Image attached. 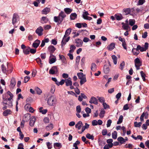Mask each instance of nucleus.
<instances>
[{
	"label": "nucleus",
	"instance_id": "obj_1",
	"mask_svg": "<svg viewBox=\"0 0 149 149\" xmlns=\"http://www.w3.org/2000/svg\"><path fill=\"white\" fill-rule=\"evenodd\" d=\"M66 15L63 11H61L58 16H54V21L58 24H60L63 21Z\"/></svg>",
	"mask_w": 149,
	"mask_h": 149
},
{
	"label": "nucleus",
	"instance_id": "obj_2",
	"mask_svg": "<svg viewBox=\"0 0 149 149\" xmlns=\"http://www.w3.org/2000/svg\"><path fill=\"white\" fill-rule=\"evenodd\" d=\"M47 103L49 106H55L57 103V100L56 96L52 95L49 97L47 99Z\"/></svg>",
	"mask_w": 149,
	"mask_h": 149
},
{
	"label": "nucleus",
	"instance_id": "obj_3",
	"mask_svg": "<svg viewBox=\"0 0 149 149\" xmlns=\"http://www.w3.org/2000/svg\"><path fill=\"white\" fill-rule=\"evenodd\" d=\"M134 62L136 70H139L140 67L142 65V61L141 59L137 58L134 60Z\"/></svg>",
	"mask_w": 149,
	"mask_h": 149
},
{
	"label": "nucleus",
	"instance_id": "obj_4",
	"mask_svg": "<svg viewBox=\"0 0 149 149\" xmlns=\"http://www.w3.org/2000/svg\"><path fill=\"white\" fill-rule=\"evenodd\" d=\"M71 29L70 28H69L67 29L65 32V35L63 38L61 42V46H63L65 45V42H64V41L65 40V38L68 36L70 33L71 31Z\"/></svg>",
	"mask_w": 149,
	"mask_h": 149
},
{
	"label": "nucleus",
	"instance_id": "obj_5",
	"mask_svg": "<svg viewBox=\"0 0 149 149\" xmlns=\"http://www.w3.org/2000/svg\"><path fill=\"white\" fill-rule=\"evenodd\" d=\"M56 61V58L55 56L52 54H50V55L49 58V63L50 64H52L55 63Z\"/></svg>",
	"mask_w": 149,
	"mask_h": 149
},
{
	"label": "nucleus",
	"instance_id": "obj_6",
	"mask_svg": "<svg viewBox=\"0 0 149 149\" xmlns=\"http://www.w3.org/2000/svg\"><path fill=\"white\" fill-rule=\"evenodd\" d=\"M19 20V17L18 15L14 13L13 14L12 19V23L14 25Z\"/></svg>",
	"mask_w": 149,
	"mask_h": 149
},
{
	"label": "nucleus",
	"instance_id": "obj_7",
	"mask_svg": "<svg viewBox=\"0 0 149 149\" xmlns=\"http://www.w3.org/2000/svg\"><path fill=\"white\" fill-rule=\"evenodd\" d=\"M57 68L56 66L52 67L49 70V73L51 74H54L57 73L58 72Z\"/></svg>",
	"mask_w": 149,
	"mask_h": 149
},
{
	"label": "nucleus",
	"instance_id": "obj_8",
	"mask_svg": "<svg viewBox=\"0 0 149 149\" xmlns=\"http://www.w3.org/2000/svg\"><path fill=\"white\" fill-rule=\"evenodd\" d=\"M43 31V29L42 27L40 26L36 30V32L39 36H40L43 34L42 32Z\"/></svg>",
	"mask_w": 149,
	"mask_h": 149
},
{
	"label": "nucleus",
	"instance_id": "obj_9",
	"mask_svg": "<svg viewBox=\"0 0 149 149\" xmlns=\"http://www.w3.org/2000/svg\"><path fill=\"white\" fill-rule=\"evenodd\" d=\"M89 102L91 104H98V102L97 99L94 97H92L91 98Z\"/></svg>",
	"mask_w": 149,
	"mask_h": 149
},
{
	"label": "nucleus",
	"instance_id": "obj_10",
	"mask_svg": "<svg viewBox=\"0 0 149 149\" xmlns=\"http://www.w3.org/2000/svg\"><path fill=\"white\" fill-rule=\"evenodd\" d=\"M75 41L76 44V46L77 47H81L82 46L83 42L80 39H76Z\"/></svg>",
	"mask_w": 149,
	"mask_h": 149
},
{
	"label": "nucleus",
	"instance_id": "obj_11",
	"mask_svg": "<svg viewBox=\"0 0 149 149\" xmlns=\"http://www.w3.org/2000/svg\"><path fill=\"white\" fill-rule=\"evenodd\" d=\"M7 94L8 95L10 96V97L8 98H3V100H5L10 101L11 100H12L13 97V94L9 91H7Z\"/></svg>",
	"mask_w": 149,
	"mask_h": 149
},
{
	"label": "nucleus",
	"instance_id": "obj_12",
	"mask_svg": "<svg viewBox=\"0 0 149 149\" xmlns=\"http://www.w3.org/2000/svg\"><path fill=\"white\" fill-rule=\"evenodd\" d=\"M115 43L112 42L107 47V48L109 51H111L115 48Z\"/></svg>",
	"mask_w": 149,
	"mask_h": 149
},
{
	"label": "nucleus",
	"instance_id": "obj_13",
	"mask_svg": "<svg viewBox=\"0 0 149 149\" xmlns=\"http://www.w3.org/2000/svg\"><path fill=\"white\" fill-rule=\"evenodd\" d=\"M16 82L15 79L14 78H12L11 81V83L9 85V87L10 88H14L16 84Z\"/></svg>",
	"mask_w": 149,
	"mask_h": 149
},
{
	"label": "nucleus",
	"instance_id": "obj_14",
	"mask_svg": "<svg viewBox=\"0 0 149 149\" xmlns=\"http://www.w3.org/2000/svg\"><path fill=\"white\" fill-rule=\"evenodd\" d=\"M12 101L13 99L10 101L5 100H4L3 104H8V106L10 107L13 106Z\"/></svg>",
	"mask_w": 149,
	"mask_h": 149
},
{
	"label": "nucleus",
	"instance_id": "obj_15",
	"mask_svg": "<svg viewBox=\"0 0 149 149\" xmlns=\"http://www.w3.org/2000/svg\"><path fill=\"white\" fill-rule=\"evenodd\" d=\"M103 70L105 73H108L110 71L109 65H104L103 67Z\"/></svg>",
	"mask_w": 149,
	"mask_h": 149
},
{
	"label": "nucleus",
	"instance_id": "obj_16",
	"mask_svg": "<svg viewBox=\"0 0 149 149\" xmlns=\"http://www.w3.org/2000/svg\"><path fill=\"white\" fill-rule=\"evenodd\" d=\"M83 125V124L81 121H79L75 125V127L79 130H80Z\"/></svg>",
	"mask_w": 149,
	"mask_h": 149
},
{
	"label": "nucleus",
	"instance_id": "obj_17",
	"mask_svg": "<svg viewBox=\"0 0 149 149\" xmlns=\"http://www.w3.org/2000/svg\"><path fill=\"white\" fill-rule=\"evenodd\" d=\"M97 69V66L95 63H93L91 65V71L93 72L95 71Z\"/></svg>",
	"mask_w": 149,
	"mask_h": 149
},
{
	"label": "nucleus",
	"instance_id": "obj_18",
	"mask_svg": "<svg viewBox=\"0 0 149 149\" xmlns=\"http://www.w3.org/2000/svg\"><path fill=\"white\" fill-rule=\"evenodd\" d=\"M65 85L67 86H69L70 85H71V84H72V82L71 80V78H70L67 79H65Z\"/></svg>",
	"mask_w": 149,
	"mask_h": 149
},
{
	"label": "nucleus",
	"instance_id": "obj_19",
	"mask_svg": "<svg viewBox=\"0 0 149 149\" xmlns=\"http://www.w3.org/2000/svg\"><path fill=\"white\" fill-rule=\"evenodd\" d=\"M1 68L3 72L6 74V75H7V72L8 70L4 64H3L1 66Z\"/></svg>",
	"mask_w": 149,
	"mask_h": 149
},
{
	"label": "nucleus",
	"instance_id": "obj_20",
	"mask_svg": "<svg viewBox=\"0 0 149 149\" xmlns=\"http://www.w3.org/2000/svg\"><path fill=\"white\" fill-rule=\"evenodd\" d=\"M50 11V9L47 7L44 8L42 11V14L47 15Z\"/></svg>",
	"mask_w": 149,
	"mask_h": 149
},
{
	"label": "nucleus",
	"instance_id": "obj_21",
	"mask_svg": "<svg viewBox=\"0 0 149 149\" xmlns=\"http://www.w3.org/2000/svg\"><path fill=\"white\" fill-rule=\"evenodd\" d=\"M122 24V27L124 29L127 30L128 29L130 30V27L129 26L128 24L124 23L123 22Z\"/></svg>",
	"mask_w": 149,
	"mask_h": 149
},
{
	"label": "nucleus",
	"instance_id": "obj_22",
	"mask_svg": "<svg viewBox=\"0 0 149 149\" xmlns=\"http://www.w3.org/2000/svg\"><path fill=\"white\" fill-rule=\"evenodd\" d=\"M40 42V40H36L33 44V46L34 48H37L39 46Z\"/></svg>",
	"mask_w": 149,
	"mask_h": 149
},
{
	"label": "nucleus",
	"instance_id": "obj_23",
	"mask_svg": "<svg viewBox=\"0 0 149 149\" xmlns=\"http://www.w3.org/2000/svg\"><path fill=\"white\" fill-rule=\"evenodd\" d=\"M49 19L46 17H42L41 19V22L42 24L47 23Z\"/></svg>",
	"mask_w": 149,
	"mask_h": 149
},
{
	"label": "nucleus",
	"instance_id": "obj_24",
	"mask_svg": "<svg viewBox=\"0 0 149 149\" xmlns=\"http://www.w3.org/2000/svg\"><path fill=\"white\" fill-rule=\"evenodd\" d=\"M48 49L50 53V54L53 53L56 50V48L52 45H50L48 47Z\"/></svg>",
	"mask_w": 149,
	"mask_h": 149
},
{
	"label": "nucleus",
	"instance_id": "obj_25",
	"mask_svg": "<svg viewBox=\"0 0 149 149\" xmlns=\"http://www.w3.org/2000/svg\"><path fill=\"white\" fill-rule=\"evenodd\" d=\"M132 52L133 54L136 56L138 55L139 53V51L137 48H133L132 50Z\"/></svg>",
	"mask_w": 149,
	"mask_h": 149
},
{
	"label": "nucleus",
	"instance_id": "obj_26",
	"mask_svg": "<svg viewBox=\"0 0 149 149\" xmlns=\"http://www.w3.org/2000/svg\"><path fill=\"white\" fill-rule=\"evenodd\" d=\"M35 121L36 119L35 117H33L31 118L29 122L30 125L31 127L33 126L34 125Z\"/></svg>",
	"mask_w": 149,
	"mask_h": 149
},
{
	"label": "nucleus",
	"instance_id": "obj_27",
	"mask_svg": "<svg viewBox=\"0 0 149 149\" xmlns=\"http://www.w3.org/2000/svg\"><path fill=\"white\" fill-rule=\"evenodd\" d=\"M117 140L121 144L125 143V139L121 136L119 137L117 139Z\"/></svg>",
	"mask_w": 149,
	"mask_h": 149
},
{
	"label": "nucleus",
	"instance_id": "obj_28",
	"mask_svg": "<svg viewBox=\"0 0 149 149\" xmlns=\"http://www.w3.org/2000/svg\"><path fill=\"white\" fill-rule=\"evenodd\" d=\"M89 127V125L87 123H86L85 125L82 126V127L81 128V133L83 132L86 129L88 128Z\"/></svg>",
	"mask_w": 149,
	"mask_h": 149
},
{
	"label": "nucleus",
	"instance_id": "obj_29",
	"mask_svg": "<svg viewBox=\"0 0 149 149\" xmlns=\"http://www.w3.org/2000/svg\"><path fill=\"white\" fill-rule=\"evenodd\" d=\"M77 75L78 76L79 79H83L84 78H86L85 75H84L82 72L78 73L77 74Z\"/></svg>",
	"mask_w": 149,
	"mask_h": 149
},
{
	"label": "nucleus",
	"instance_id": "obj_30",
	"mask_svg": "<svg viewBox=\"0 0 149 149\" xmlns=\"http://www.w3.org/2000/svg\"><path fill=\"white\" fill-rule=\"evenodd\" d=\"M11 113V111L9 109H7L3 113V115L4 116H7L8 114H10Z\"/></svg>",
	"mask_w": 149,
	"mask_h": 149
},
{
	"label": "nucleus",
	"instance_id": "obj_31",
	"mask_svg": "<svg viewBox=\"0 0 149 149\" xmlns=\"http://www.w3.org/2000/svg\"><path fill=\"white\" fill-rule=\"evenodd\" d=\"M105 112V111L104 109H101L99 114V116L101 118H103L104 117Z\"/></svg>",
	"mask_w": 149,
	"mask_h": 149
},
{
	"label": "nucleus",
	"instance_id": "obj_32",
	"mask_svg": "<svg viewBox=\"0 0 149 149\" xmlns=\"http://www.w3.org/2000/svg\"><path fill=\"white\" fill-rule=\"evenodd\" d=\"M116 19L118 20H120L123 18V17L121 14H116L115 15Z\"/></svg>",
	"mask_w": 149,
	"mask_h": 149
},
{
	"label": "nucleus",
	"instance_id": "obj_33",
	"mask_svg": "<svg viewBox=\"0 0 149 149\" xmlns=\"http://www.w3.org/2000/svg\"><path fill=\"white\" fill-rule=\"evenodd\" d=\"M77 16L76 13H72L70 15V18L71 20H74L77 18Z\"/></svg>",
	"mask_w": 149,
	"mask_h": 149
},
{
	"label": "nucleus",
	"instance_id": "obj_34",
	"mask_svg": "<svg viewBox=\"0 0 149 149\" xmlns=\"http://www.w3.org/2000/svg\"><path fill=\"white\" fill-rule=\"evenodd\" d=\"M82 16L83 18L84 19L88 20H90L92 19V17L88 16L87 15H86L84 13H83Z\"/></svg>",
	"mask_w": 149,
	"mask_h": 149
},
{
	"label": "nucleus",
	"instance_id": "obj_35",
	"mask_svg": "<svg viewBox=\"0 0 149 149\" xmlns=\"http://www.w3.org/2000/svg\"><path fill=\"white\" fill-rule=\"evenodd\" d=\"M37 63L40 65V67H42V61L40 58H38L36 59Z\"/></svg>",
	"mask_w": 149,
	"mask_h": 149
},
{
	"label": "nucleus",
	"instance_id": "obj_36",
	"mask_svg": "<svg viewBox=\"0 0 149 149\" xmlns=\"http://www.w3.org/2000/svg\"><path fill=\"white\" fill-rule=\"evenodd\" d=\"M72 10L69 8H65L64 9V11L67 14H68L70 13L72 11Z\"/></svg>",
	"mask_w": 149,
	"mask_h": 149
},
{
	"label": "nucleus",
	"instance_id": "obj_37",
	"mask_svg": "<svg viewBox=\"0 0 149 149\" xmlns=\"http://www.w3.org/2000/svg\"><path fill=\"white\" fill-rule=\"evenodd\" d=\"M113 62L115 65H116L117 63V57L115 55H113L111 56Z\"/></svg>",
	"mask_w": 149,
	"mask_h": 149
},
{
	"label": "nucleus",
	"instance_id": "obj_38",
	"mask_svg": "<svg viewBox=\"0 0 149 149\" xmlns=\"http://www.w3.org/2000/svg\"><path fill=\"white\" fill-rule=\"evenodd\" d=\"M129 22V25L131 26H132L135 24V21L134 19H130Z\"/></svg>",
	"mask_w": 149,
	"mask_h": 149
},
{
	"label": "nucleus",
	"instance_id": "obj_39",
	"mask_svg": "<svg viewBox=\"0 0 149 149\" xmlns=\"http://www.w3.org/2000/svg\"><path fill=\"white\" fill-rule=\"evenodd\" d=\"M86 137L89 139H91L93 140L94 139V137L93 135H91L89 133H88L86 135Z\"/></svg>",
	"mask_w": 149,
	"mask_h": 149
},
{
	"label": "nucleus",
	"instance_id": "obj_40",
	"mask_svg": "<svg viewBox=\"0 0 149 149\" xmlns=\"http://www.w3.org/2000/svg\"><path fill=\"white\" fill-rule=\"evenodd\" d=\"M134 126L135 127H141L142 123L141 122L138 123L137 122H134Z\"/></svg>",
	"mask_w": 149,
	"mask_h": 149
},
{
	"label": "nucleus",
	"instance_id": "obj_41",
	"mask_svg": "<svg viewBox=\"0 0 149 149\" xmlns=\"http://www.w3.org/2000/svg\"><path fill=\"white\" fill-rule=\"evenodd\" d=\"M112 136L113 139H116L117 137V133L116 131H114L112 134Z\"/></svg>",
	"mask_w": 149,
	"mask_h": 149
},
{
	"label": "nucleus",
	"instance_id": "obj_42",
	"mask_svg": "<svg viewBox=\"0 0 149 149\" xmlns=\"http://www.w3.org/2000/svg\"><path fill=\"white\" fill-rule=\"evenodd\" d=\"M123 116L120 115V116L119 118V119L118 120V121L117 122V124H119L121 123L123 120Z\"/></svg>",
	"mask_w": 149,
	"mask_h": 149
},
{
	"label": "nucleus",
	"instance_id": "obj_43",
	"mask_svg": "<svg viewBox=\"0 0 149 149\" xmlns=\"http://www.w3.org/2000/svg\"><path fill=\"white\" fill-rule=\"evenodd\" d=\"M29 51L30 48L29 47H28L23 49V52L24 54H28L29 53Z\"/></svg>",
	"mask_w": 149,
	"mask_h": 149
},
{
	"label": "nucleus",
	"instance_id": "obj_44",
	"mask_svg": "<svg viewBox=\"0 0 149 149\" xmlns=\"http://www.w3.org/2000/svg\"><path fill=\"white\" fill-rule=\"evenodd\" d=\"M54 147H58L59 149L60 148L62 147L61 144L60 143H55L54 144Z\"/></svg>",
	"mask_w": 149,
	"mask_h": 149
},
{
	"label": "nucleus",
	"instance_id": "obj_45",
	"mask_svg": "<svg viewBox=\"0 0 149 149\" xmlns=\"http://www.w3.org/2000/svg\"><path fill=\"white\" fill-rule=\"evenodd\" d=\"M138 50H140L141 52H143L146 51V49L143 47H141L140 45H138L137 47Z\"/></svg>",
	"mask_w": 149,
	"mask_h": 149
},
{
	"label": "nucleus",
	"instance_id": "obj_46",
	"mask_svg": "<svg viewBox=\"0 0 149 149\" xmlns=\"http://www.w3.org/2000/svg\"><path fill=\"white\" fill-rule=\"evenodd\" d=\"M86 81V78H84L83 79H80V84L81 85L84 84Z\"/></svg>",
	"mask_w": 149,
	"mask_h": 149
},
{
	"label": "nucleus",
	"instance_id": "obj_47",
	"mask_svg": "<svg viewBox=\"0 0 149 149\" xmlns=\"http://www.w3.org/2000/svg\"><path fill=\"white\" fill-rule=\"evenodd\" d=\"M140 74L141 76V77H142V78L143 79V81H145L146 80V78H145V74L143 72V71H141L140 72Z\"/></svg>",
	"mask_w": 149,
	"mask_h": 149
},
{
	"label": "nucleus",
	"instance_id": "obj_48",
	"mask_svg": "<svg viewBox=\"0 0 149 149\" xmlns=\"http://www.w3.org/2000/svg\"><path fill=\"white\" fill-rule=\"evenodd\" d=\"M80 59V56H78L76 57V64L77 65H78L79 64Z\"/></svg>",
	"mask_w": 149,
	"mask_h": 149
},
{
	"label": "nucleus",
	"instance_id": "obj_49",
	"mask_svg": "<svg viewBox=\"0 0 149 149\" xmlns=\"http://www.w3.org/2000/svg\"><path fill=\"white\" fill-rule=\"evenodd\" d=\"M46 128L47 130H50L53 128V124H51L47 126Z\"/></svg>",
	"mask_w": 149,
	"mask_h": 149
},
{
	"label": "nucleus",
	"instance_id": "obj_50",
	"mask_svg": "<svg viewBox=\"0 0 149 149\" xmlns=\"http://www.w3.org/2000/svg\"><path fill=\"white\" fill-rule=\"evenodd\" d=\"M76 112L81 113V108L80 106L78 105L77 106L76 108Z\"/></svg>",
	"mask_w": 149,
	"mask_h": 149
},
{
	"label": "nucleus",
	"instance_id": "obj_51",
	"mask_svg": "<svg viewBox=\"0 0 149 149\" xmlns=\"http://www.w3.org/2000/svg\"><path fill=\"white\" fill-rule=\"evenodd\" d=\"M98 100L101 103H104L105 101V100L103 97H98Z\"/></svg>",
	"mask_w": 149,
	"mask_h": 149
},
{
	"label": "nucleus",
	"instance_id": "obj_52",
	"mask_svg": "<svg viewBox=\"0 0 149 149\" xmlns=\"http://www.w3.org/2000/svg\"><path fill=\"white\" fill-rule=\"evenodd\" d=\"M36 91L38 95H40L42 92L41 89L38 87L36 88Z\"/></svg>",
	"mask_w": 149,
	"mask_h": 149
},
{
	"label": "nucleus",
	"instance_id": "obj_53",
	"mask_svg": "<svg viewBox=\"0 0 149 149\" xmlns=\"http://www.w3.org/2000/svg\"><path fill=\"white\" fill-rule=\"evenodd\" d=\"M125 62L124 61H122L120 65V69L121 70H123L125 66Z\"/></svg>",
	"mask_w": 149,
	"mask_h": 149
},
{
	"label": "nucleus",
	"instance_id": "obj_54",
	"mask_svg": "<svg viewBox=\"0 0 149 149\" xmlns=\"http://www.w3.org/2000/svg\"><path fill=\"white\" fill-rule=\"evenodd\" d=\"M60 59L64 63L65 60V57L63 55H59Z\"/></svg>",
	"mask_w": 149,
	"mask_h": 149
},
{
	"label": "nucleus",
	"instance_id": "obj_55",
	"mask_svg": "<svg viewBox=\"0 0 149 149\" xmlns=\"http://www.w3.org/2000/svg\"><path fill=\"white\" fill-rule=\"evenodd\" d=\"M145 2V0H139L138 3L137 5H142Z\"/></svg>",
	"mask_w": 149,
	"mask_h": 149
},
{
	"label": "nucleus",
	"instance_id": "obj_56",
	"mask_svg": "<svg viewBox=\"0 0 149 149\" xmlns=\"http://www.w3.org/2000/svg\"><path fill=\"white\" fill-rule=\"evenodd\" d=\"M142 114H143V116L145 117L146 119H147L148 117V113L147 112H144Z\"/></svg>",
	"mask_w": 149,
	"mask_h": 149
},
{
	"label": "nucleus",
	"instance_id": "obj_57",
	"mask_svg": "<svg viewBox=\"0 0 149 149\" xmlns=\"http://www.w3.org/2000/svg\"><path fill=\"white\" fill-rule=\"evenodd\" d=\"M103 105L104 108L105 109L109 108V105L107 104L105 102H104L103 103Z\"/></svg>",
	"mask_w": 149,
	"mask_h": 149
},
{
	"label": "nucleus",
	"instance_id": "obj_58",
	"mask_svg": "<svg viewBox=\"0 0 149 149\" xmlns=\"http://www.w3.org/2000/svg\"><path fill=\"white\" fill-rule=\"evenodd\" d=\"M55 87L54 86H52L50 90V92L52 93L53 94L55 91Z\"/></svg>",
	"mask_w": 149,
	"mask_h": 149
},
{
	"label": "nucleus",
	"instance_id": "obj_59",
	"mask_svg": "<svg viewBox=\"0 0 149 149\" xmlns=\"http://www.w3.org/2000/svg\"><path fill=\"white\" fill-rule=\"evenodd\" d=\"M130 8H127L124 10L126 15H128L130 13Z\"/></svg>",
	"mask_w": 149,
	"mask_h": 149
},
{
	"label": "nucleus",
	"instance_id": "obj_60",
	"mask_svg": "<svg viewBox=\"0 0 149 149\" xmlns=\"http://www.w3.org/2000/svg\"><path fill=\"white\" fill-rule=\"evenodd\" d=\"M111 123H112L111 120L110 119L109 120L107 121V127H109L111 126Z\"/></svg>",
	"mask_w": 149,
	"mask_h": 149
},
{
	"label": "nucleus",
	"instance_id": "obj_61",
	"mask_svg": "<svg viewBox=\"0 0 149 149\" xmlns=\"http://www.w3.org/2000/svg\"><path fill=\"white\" fill-rule=\"evenodd\" d=\"M30 77L28 76H26V77H24V83H26L27 82L29 81V79H30Z\"/></svg>",
	"mask_w": 149,
	"mask_h": 149
},
{
	"label": "nucleus",
	"instance_id": "obj_62",
	"mask_svg": "<svg viewBox=\"0 0 149 149\" xmlns=\"http://www.w3.org/2000/svg\"><path fill=\"white\" fill-rule=\"evenodd\" d=\"M92 125L94 126L98 125L97 121L96 120H93L92 121Z\"/></svg>",
	"mask_w": 149,
	"mask_h": 149
},
{
	"label": "nucleus",
	"instance_id": "obj_63",
	"mask_svg": "<svg viewBox=\"0 0 149 149\" xmlns=\"http://www.w3.org/2000/svg\"><path fill=\"white\" fill-rule=\"evenodd\" d=\"M44 122L46 123H48L49 122V119L47 117H45L43 119Z\"/></svg>",
	"mask_w": 149,
	"mask_h": 149
},
{
	"label": "nucleus",
	"instance_id": "obj_64",
	"mask_svg": "<svg viewBox=\"0 0 149 149\" xmlns=\"http://www.w3.org/2000/svg\"><path fill=\"white\" fill-rule=\"evenodd\" d=\"M23 144L22 143H19L18 145V149H24Z\"/></svg>",
	"mask_w": 149,
	"mask_h": 149
}]
</instances>
